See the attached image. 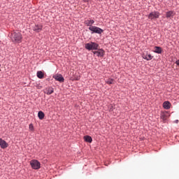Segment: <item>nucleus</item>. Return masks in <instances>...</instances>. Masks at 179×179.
<instances>
[{"mask_svg": "<svg viewBox=\"0 0 179 179\" xmlns=\"http://www.w3.org/2000/svg\"><path fill=\"white\" fill-rule=\"evenodd\" d=\"M10 38L14 44H20L23 40V35L18 30L13 31L10 34Z\"/></svg>", "mask_w": 179, "mask_h": 179, "instance_id": "obj_1", "label": "nucleus"}, {"mask_svg": "<svg viewBox=\"0 0 179 179\" xmlns=\"http://www.w3.org/2000/svg\"><path fill=\"white\" fill-rule=\"evenodd\" d=\"M85 49L88 51H93L99 50V43L95 42H90L85 44Z\"/></svg>", "mask_w": 179, "mask_h": 179, "instance_id": "obj_2", "label": "nucleus"}, {"mask_svg": "<svg viewBox=\"0 0 179 179\" xmlns=\"http://www.w3.org/2000/svg\"><path fill=\"white\" fill-rule=\"evenodd\" d=\"M88 29L90 30L91 34H101L104 33V29L96 26L90 27Z\"/></svg>", "mask_w": 179, "mask_h": 179, "instance_id": "obj_3", "label": "nucleus"}, {"mask_svg": "<svg viewBox=\"0 0 179 179\" xmlns=\"http://www.w3.org/2000/svg\"><path fill=\"white\" fill-rule=\"evenodd\" d=\"M30 164L33 170H40L41 169V164L37 159L31 160Z\"/></svg>", "mask_w": 179, "mask_h": 179, "instance_id": "obj_4", "label": "nucleus"}, {"mask_svg": "<svg viewBox=\"0 0 179 179\" xmlns=\"http://www.w3.org/2000/svg\"><path fill=\"white\" fill-rule=\"evenodd\" d=\"M160 17V13L157 11H152L148 15V19L153 20V19H159Z\"/></svg>", "mask_w": 179, "mask_h": 179, "instance_id": "obj_5", "label": "nucleus"}, {"mask_svg": "<svg viewBox=\"0 0 179 179\" xmlns=\"http://www.w3.org/2000/svg\"><path fill=\"white\" fill-rule=\"evenodd\" d=\"M105 52H106L103 48L97 49V51H92V53L94 54V55H96V57H99L100 58H103V57H104Z\"/></svg>", "mask_w": 179, "mask_h": 179, "instance_id": "obj_6", "label": "nucleus"}, {"mask_svg": "<svg viewBox=\"0 0 179 179\" xmlns=\"http://www.w3.org/2000/svg\"><path fill=\"white\" fill-rule=\"evenodd\" d=\"M32 30H34V31H35V33H40V31H41V30H43V24H35L32 27Z\"/></svg>", "mask_w": 179, "mask_h": 179, "instance_id": "obj_7", "label": "nucleus"}, {"mask_svg": "<svg viewBox=\"0 0 179 179\" xmlns=\"http://www.w3.org/2000/svg\"><path fill=\"white\" fill-rule=\"evenodd\" d=\"M53 79H55L57 82H59L60 83H64L65 82V78H64V76H62V74H56L52 76Z\"/></svg>", "mask_w": 179, "mask_h": 179, "instance_id": "obj_8", "label": "nucleus"}, {"mask_svg": "<svg viewBox=\"0 0 179 179\" xmlns=\"http://www.w3.org/2000/svg\"><path fill=\"white\" fill-rule=\"evenodd\" d=\"M142 57L143 59H146V61H152V59H153V56L148 53V52H144L142 55Z\"/></svg>", "mask_w": 179, "mask_h": 179, "instance_id": "obj_9", "label": "nucleus"}, {"mask_svg": "<svg viewBox=\"0 0 179 179\" xmlns=\"http://www.w3.org/2000/svg\"><path fill=\"white\" fill-rule=\"evenodd\" d=\"M9 146V144L6 141L0 138V147L1 149H6Z\"/></svg>", "mask_w": 179, "mask_h": 179, "instance_id": "obj_10", "label": "nucleus"}, {"mask_svg": "<svg viewBox=\"0 0 179 179\" xmlns=\"http://www.w3.org/2000/svg\"><path fill=\"white\" fill-rule=\"evenodd\" d=\"M84 24H86L89 27H93L94 24V20H86L84 21Z\"/></svg>", "mask_w": 179, "mask_h": 179, "instance_id": "obj_11", "label": "nucleus"}, {"mask_svg": "<svg viewBox=\"0 0 179 179\" xmlns=\"http://www.w3.org/2000/svg\"><path fill=\"white\" fill-rule=\"evenodd\" d=\"M174 15H176L174 11H167L166 13V17H167V19H173L174 17Z\"/></svg>", "mask_w": 179, "mask_h": 179, "instance_id": "obj_12", "label": "nucleus"}, {"mask_svg": "<svg viewBox=\"0 0 179 179\" xmlns=\"http://www.w3.org/2000/svg\"><path fill=\"white\" fill-rule=\"evenodd\" d=\"M45 93L48 96H50V94H52V93H54V88H52V87L46 88Z\"/></svg>", "mask_w": 179, "mask_h": 179, "instance_id": "obj_13", "label": "nucleus"}, {"mask_svg": "<svg viewBox=\"0 0 179 179\" xmlns=\"http://www.w3.org/2000/svg\"><path fill=\"white\" fill-rule=\"evenodd\" d=\"M154 50V52H155L156 54H162V52H163V49L159 46H155Z\"/></svg>", "mask_w": 179, "mask_h": 179, "instance_id": "obj_14", "label": "nucleus"}, {"mask_svg": "<svg viewBox=\"0 0 179 179\" xmlns=\"http://www.w3.org/2000/svg\"><path fill=\"white\" fill-rule=\"evenodd\" d=\"M84 141L88 143H92V142H93V138L92 136L87 135L84 136Z\"/></svg>", "mask_w": 179, "mask_h": 179, "instance_id": "obj_15", "label": "nucleus"}, {"mask_svg": "<svg viewBox=\"0 0 179 179\" xmlns=\"http://www.w3.org/2000/svg\"><path fill=\"white\" fill-rule=\"evenodd\" d=\"M163 107L165 108V110H170V107H171V103H170L169 101H165L163 103Z\"/></svg>", "mask_w": 179, "mask_h": 179, "instance_id": "obj_16", "label": "nucleus"}, {"mask_svg": "<svg viewBox=\"0 0 179 179\" xmlns=\"http://www.w3.org/2000/svg\"><path fill=\"white\" fill-rule=\"evenodd\" d=\"M36 76L38 79H43L44 78V73L41 71H38L36 73Z\"/></svg>", "mask_w": 179, "mask_h": 179, "instance_id": "obj_17", "label": "nucleus"}, {"mask_svg": "<svg viewBox=\"0 0 179 179\" xmlns=\"http://www.w3.org/2000/svg\"><path fill=\"white\" fill-rule=\"evenodd\" d=\"M44 117H45V114H44V112L40 110L38 113V118H39V120H44Z\"/></svg>", "mask_w": 179, "mask_h": 179, "instance_id": "obj_18", "label": "nucleus"}, {"mask_svg": "<svg viewBox=\"0 0 179 179\" xmlns=\"http://www.w3.org/2000/svg\"><path fill=\"white\" fill-rule=\"evenodd\" d=\"M161 118L163 120V121H166L167 118H169V113H162L161 114Z\"/></svg>", "mask_w": 179, "mask_h": 179, "instance_id": "obj_19", "label": "nucleus"}, {"mask_svg": "<svg viewBox=\"0 0 179 179\" xmlns=\"http://www.w3.org/2000/svg\"><path fill=\"white\" fill-rule=\"evenodd\" d=\"M105 82L107 85H114L115 81L113 78H108Z\"/></svg>", "mask_w": 179, "mask_h": 179, "instance_id": "obj_20", "label": "nucleus"}, {"mask_svg": "<svg viewBox=\"0 0 179 179\" xmlns=\"http://www.w3.org/2000/svg\"><path fill=\"white\" fill-rule=\"evenodd\" d=\"M108 108L109 113H113V111H114V106H113V105H109Z\"/></svg>", "mask_w": 179, "mask_h": 179, "instance_id": "obj_21", "label": "nucleus"}, {"mask_svg": "<svg viewBox=\"0 0 179 179\" xmlns=\"http://www.w3.org/2000/svg\"><path fill=\"white\" fill-rule=\"evenodd\" d=\"M29 131H34V126L33 125V124H29Z\"/></svg>", "mask_w": 179, "mask_h": 179, "instance_id": "obj_22", "label": "nucleus"}, {"mask_svg": "<svg viewBox=\"0 0 179 179\" xmlns=\"http://www.w3.org/2000/svg\"><path fill=\"white\" fill-rule=\"evenodd\" d=\"M79 79H80V78H79V77H77V78H76V80H79Z\"/></svg>", "mask_w": 179, "mask_h": 179, "instance_id": "obj_23", "label": "nucleus"}, {"mask_svg": "<svg viewBox=\"0 0 179 179\" xmlns=\"http://www.w3.org/2000/svg\"><path fill=\"white\" fill-rule=\"evenodd\" d=\"M84 2H89V0H83Z\"/></svg>", "mask_w": 179, "mask_h": 179, "instance_id": "obj_24", "label": "nucleus"}, {"mask_svg": "<svg viewBox=\"0 0 179 179\" xmlns=\"http://www.w3.org/2000/svg\"><path fill=\"white\" fill-rule=\"evenodd\" d=\"M175 122H176V124H178V120H176Z\"/></svg>", "mask_w": 179, "mask_h": 179, "instance_id": "obj_25", "label": "nucleus"}, {"mask_svg": "<svg viewBox=\"0 0 179 179\" xmlns=\"http://www.w3.org/2000/svg\"><path fill=\"white\" fill-rule=\"evenodd\" d=\"M0 66H1V64H0Z\"/></svg>", "mask_w": 179, "mask_h": 179, "instance_id": "obj_26", "label": "nucleus"}]
</instances>
